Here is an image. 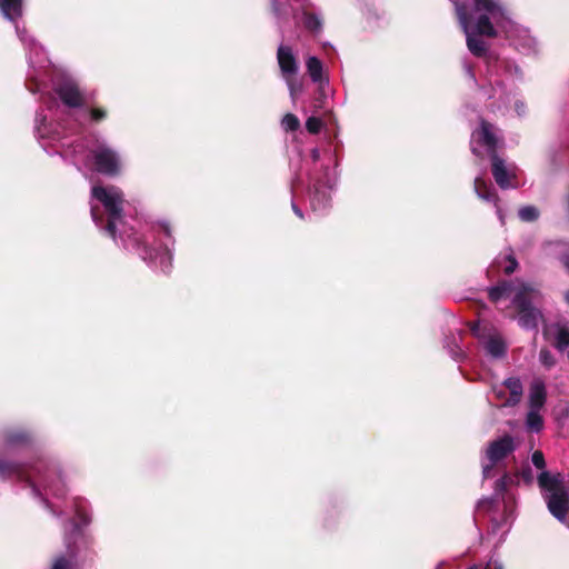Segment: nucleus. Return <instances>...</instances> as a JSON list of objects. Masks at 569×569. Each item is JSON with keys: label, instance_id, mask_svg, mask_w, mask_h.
Listing matches in <instances>:
<instances>
[{"label": "nucleus", "instance_id": "f257e3e1", "mask_svg": "<svg viewBox=\"0 0 569 569\" xmlns=\"http://www.w3.org/2000/svg\"><path fill=\"white\" fill-rule=\"evenodd\" d=\"M53 91L62 106L56 102L54 97H43L46 110L36 116V136L48 153H59L61 157L72 159L76 166L84 167L107 177H117L122 171V159L117 150L106 141L99 139H72L80 123L62 124L57 119L64 113V109H77L84 103L83 92L77 81L70 76L62 74L53 82Z\"/></svg>", "mask_w": 569, "mask_h": 569}, {"label": "nucleus", "instance_id": "f03ea898", "mask_svg": "<svg viewBox=\"0 0 569 569\" xmlns=\"http://www.w3.org/2000/svg\"><path fill=\"white\" fill-rule=\"evenodd\" d=\"M468 1L469 3L457 2L456 14L466 34L469 51L476 57L485 58L490 79L493 74L498 77L500 69H503L508 78H518L519 66L512 60L487 53V44L479 38L480 36L495 37L497 34L496 27L505 31L512 27L506 9L495 0Z\"/></svg>", "mask_w": 569, "mask_h": 569}, {"label": "nucleus", "instance_id": "7ed1b4c3", "mask_svg": "<svg viewBox=\"0 0 569 569\" xmlns=\"http://www.w3.org/2000/svg\"><path fill=\"white\" fill-rule=\"evenodd\" d=\"M91 200V217L98 227L113 240H117L119 236L124 248L137 251L144 261L159 262L162 272L168 273L170 271L172 253L168 244L149 248L133 231V227H128L123 216V192L119 187L93 186Z\"/></svg>", "mask_w": 569, "mask_h": 569}, {"label": "nucleus", "instance_id": "20e7f679", "mask_svg": "<svg viewBox=\"0 0 569 569\" xmlns=\"http://www.w3.org/2000/svg\"><path fill=\"white\" fill-rule=\"evenodd\" d=\"M18 476L26 479L36 496L52 495L61 498L66 493V485L58 466L40 458L31 465L20 467L0 461V476Z\"/></svg>", "mask_w": 569, "mask_h": 569}, {"label": "nucleus", "instance_id": "39448f33", "mask_svg": "<svg viewBox=\"0 0 569 569\" xmlns=\"http://www.w3.org/2000/svg\"><path fill=\"white\" fill-rule=\"evenodd\" d=\"M513 296L512 303L519 313V325L527 330L537 329L542 319L541 311L535 307L540 301L539 289L530 283L516 280L512 282L503 281L489 289V298L498 301L502 297Z\"/></svg>", "mask_w": 569, "mask_h": 569}, {"label": "nucleus", "instance_id": "423d86ee", "mask_svg": "<svg viewBox=\"0 0 569 569\" xmlns=\"http://www.w3.org/2000/svg\"><path fill=\"white\" fill-rule=\"evenodd\" d=\"M498 142L499 138L496 136L495 127L485 120L481 121L479 129L472 131L470 144L473 154L480 156L479 147H483L491 158L492 176L497 184L501 189L515 188L516 184L510 181L515 177L513 169L508 167L496 152Z\"/></svg>", "mask_w": 569, "mask_h": 569}, {"label": "nucleus", "instance_id": "0eeeda50", "mask_svg": "<svg viewBox=\"0 0 569 569\" xmlns=\"http://www.w3.org/2000/svg\"><path fill=\"white\" fill-rule=\"evenodd\" d=\"M538 485L550 513L565 522L569 511V488L565 486V477L559 472L542 471L538 476Z\"/></svg>", "mask_w": 569, "mask_h": 569}, {"label": "nucleus", "instance_id": "6e6552de", "mask_svg": "<svg viewBox=\"0 0 569 569\" xmlns=\"http://www.w3.org/2000/svg\"><path fill=\"white\" fill-rule=\"evenodd\" d=\"M16 32L28 50L29 72H28V89L32 92H41L44 86V78L48 76V68L50 61L43 48L37 43V41L28 36L24 28L16 24Z\"/></svg>", "mask_w": 569, "mask_h": 569}, {"label": "nucleus", "instance_id": "1a4fd4ad", "mask_svg": "<svg viewBox=\"0 0 569 569\" xmlns=\"http://www.w3.org/2000/svg\"><path fill=\"white\" fill-rule=\"evenodd\" d=\"M76 519L70 522V532L66 533V547L67 556H59L54 559L51 569H72L73 559L76 558L77 551L74 548L78 539H84L81 527L87 526L90 522L88 513V503L82 498H74L73 500Z\"/></svg>", "mask_w": 569, "mask_h": 569}, {"label": "nucleus", "instance_id": "9d476101", "mask_svg": "<svg viewBox=\"0 0 569 569\" xmlns=\"http://www.w3.org/2000/svg\"><path fill=\"white\" fill-rule=\"evenodd\" d=\"M516 449L513 438L510 436H503L491 441L482 457V475L483 478L493 477L492 470L503 459H506Z\"/></svg>", "mask_w": 569, "mask_h": 569}, {"label": "nucleus", "instance_id": "9b49d317", "mask_svg": "<svg viewBox=\"0 0 569 569\" xmlns=\"http://www.w3.org/2000/svg\"><path fill=\"white\" fill-rule=\"evenodd\" d=\"M471 331L488 356L495 359L505 357L507 345L497 329L480 323H473Z\"/></svg>", "mask_w": 569, "mask_h": 569}, {"label": "nucleus", "instance_id": "f8f14e48", "mask_svg": "<svg viewBox=\"0 0 569 569\" xmlns=\"http://www.w3.org/2000/svg\"><path fill=\"white\" fill-rule=\"evenodd\" d=\"M511 479L507 473L498 479L496 482L493 497L481 499L477 505V510H491L492 508H498L499 503H502L505 510V521H507L512 516L515 502L513 497L506 492L507 483Z\"/></svg>", "mask_w": 569, "mask_h": 569}, {"label": "nucleus", "instance_id": "ddd939ff", "mask_svg": "<svg viewBox=\"0 0 569 569\" xmlns=\"http://www.w3.org/2000/svg\"><path fill=\"white\" fill-rule=\"evenodd\" d=\"M326 181L320 180L312 181V189L309 191L310 208L313 212L322 213L330 204V194L328 190H331L336 183V178L329 176V168L325 170Z\"/></svg>", "mask_w": 569, "mask_h": 569}, {"label": "nucleus", "instance_id": "4468645a", "mask_svg": "<svg viewBox=\"0 0 569 569\" xmlns=\"http://www.w3.org/2000/svg\"><path fill=\"white\" fill-rule=\"evenodd\" d=\"M278 63L281 70V73L287 82L288 89L290 91V96H293L292 89V77L298 71V63L296 57L290 47L280 46L278 48Z\"/></svg>", "mask_w": 569, "mask_h": 569}, {"label": "nucleus", "instance_id": "2eb2a0df", "mask_svg": "<svg viewBox=\"0 0 569 569\" xmlns=\"http://www.w3.org/2000/svg\"><path fill=\"white\" fill-rule=\"evenodd\" d=\"M475 192L477 196L488 202H492L497 209V216L501 223H503V214L498 206V197L493 191L491 184H488L481 177H476L473 183Z\"/></svg>", "mask_w": 569, "mask_h": 569}, {"label": "nucleus", "instance_id": "dca6fc26", "mask_svg": "<svg viewBox=\"0 0 569 569\" xmlns=\"http://www.w3.org/2000/svg\"><path fill=\"white\" fill-rule=\"evenodd\" d=\"M546 385L541 379H535L529 388V409L541 410L546 403Z\"/></svg>", "mask_w": 569, "mask_h": 569}, {"label": "nucleus", "instance_id": "f3484780", "mask_svg": "<svg viewBox=\"0 0 569 569\" xmlns=\"http://www.w3.org/2000/svg\"><path fill=\"white\" fill-rule=\"evenodd\" d=\"M503 387L508 389L510 396L505 400L501 406H516L522 396V383L519 378L510 377L503 381Z\"/></svg>", "mask_w": 569, "mask_h": 569}, {"label": "nucleus", "instance_id": "a211bd4d", "mask_svg": "<svg viewBox=\"0 0 569 569\" xmlns=\"http://www.w3.org/2000/svg\"><path fill=\"white\" fill-rule=\"evenodd\" d=\"M306 68L315 83H318L319 86L328 83V78L323 77V64L317 57H308L306 60Z\"/></svg>", "mask_w": 569, "mask_h": 569}, {"label": "nucleus", "instance_id": "6ab92c4d", "mask_svg": "<svg viewBox=\"0 0 569 569\" xmlns=\"http://www.w3.org/2000/svg\"><path fill=\"white\" fill-rule=\"evenodd\" d=\"M0 11L6 19L14 22L22 16V0H0Z\"/></svg>", "mask_w": 569, "mask_h": 569}, {"label": "nucleus", "instance_id": "aec40b11", "mask_svg": "<svg viewBox=\"0 0 569 569\" xmlns=\"http://www.w3.org/2000/svg\"><path fill=\"white\" fill-rule=\"evenodd\" d=\"M487 77H488V80L490 82L491 86H496L497 88H495V92H493V97L497 96V91L500 92L499 94V99H502V94L505 92V89L502 87L503 82H515L517 80H520L522 78V72L520 71V74L518 76V78L516 79H510L506 76V73L503 72V69H500L499 71V76L497 77L496 74L492 76L491 80H490V76L489 73L487 72Z\"/></svg>", "mask_w": 569, "mask_h": 569}, {"label": "nucleus", "instance_id": "412c9836", "mask_svg": "<svg viewBox=\"0 0 569 569\" xmlns=\"http://www.w3.org/2000/svg\"><path fill=\"white\" fill-rule=\"evenodd\" d=\"M541 410L529 409L526 417V428L530 432H540L543 428V419L540 415Z\"/></svg>", "mask_w": 569, "mask_h": 569}, {"label": "nucleus", "instance_id": "4be33fe9", "mask_svg": "<svg viewBox=\"0 0 569 569\" xmlns=\"http://www.w3.org/2000/svg\"><path fill=\"white\" fill-rule=\"evenodd\" d=\"M555 347L559 351H565L569 347V328L557 326L555 332Z\"/></svg>", "mask_w": 569, "mask_h": 569}, {"label": "nucleus", "instance_id": "5701e85b", "mask_svg": "<svg viewBox=\"0 0 569 569\" xmlns=\"http://www.w3.org/2000/svg\"><path fill=\"white\" fill-rule=\"evenodd\" d=\"M303 24L312 32H319L322 29V20L316 13L303 12Z\"/></svg>", "mask_w": 569, "mask_h": 569}, {"label": "nucleus", "instance_id": "b1692460", "mask_svg": "<svg viewBox=\"0 0 569 569\" xmlns=\"http://www.w3.org/2000/svg\"><path fill=\"white\" fill-rule=\"evenodd\" d=\"M290 8V0H271L272 12L278 19L287 17Z\"/></svg>", "mask_w": 569, "mask_h": 569}, {"label": "nucleus", "instance_id": "393cba45", "mask_svg": "<svg viewBox=\"0 0 569 569\" xmlns=\"http://www.w3.org/2000/svg\"><path fill=\"white\" fill-rule=\"evenodd\" d=\"M539 217V211L536 207L533 206H526V207H522L520 210H519V218L522 220V221H526V222H531V221H535L537 220Z\"/></svg>", "mask_w": 569, "mask_h": 569}, {"label": "nucleus", "instance_id": "a878e982", "mask_svg": "<svg viewBox=\"0 0 569 569\" xmlns=\"http://www.w3.org/2000/svg\"><path fill=\"white\" fill-rule=\"evenodd\" d=\"M28 440V435L24 431H11L7 435L6 442L8 446H16L24 443Z\"/></svg>", "mask_w": 569, "mask_h": 569}, {"label": "nucleus", "instance_id": "bb28decb", "mask_svg": "<svg viewBox=\"0 0 569 569\" xmlns=\"http://www.w3.org/2000/svg\"><path fill=\"white\" fill-rule=\"evenodd\" d=\"M281 126L286 131H295L299 128L300 122H299V119L295 114L287 113L282 118Z\"/></svg>", "mask_w": 569, "mask_h": 569}, {"label": "nucleus", "instance_id": "cd10ccee", "mask_svg": "<svg viewBox=\"0 0 569 569\" xmlns=\"http://www.w3.org/2000/svg\"><path fill=\"white\" fill-rule=\"evenodd\" d=\"M539 360H540L541 365L547 369H550L556 365L555 356L552 355V352L550 350H548L546 348L540 350Z\"/></svg>", "mask_w": 569, "mask_h": 569}, {"label": "nucleus", "instance_id": "c85d7f7f", "mask_svg": "<svg viewBox=\"0 0 569 569\" xmlns=\"http://www.w3.org/2000/svg\"><path fill=\"white\" fill-rule=\"evenodd\" d=\"M322 120L317 117H309L306 121V128L308 132L316 134L318 133L322 128Z\"/></svg>", "mask_w": 569, "mask_h": 569}, {"label": "nucleus", "instance_id": "c756f323", "mask_svg": "<svg viewBox=\"0 0 569 569\" xmlns=\"http://www.w3.org/2000/svg\"><path fill=\"white\" fill-rule=\"evenodd\" d=\"M531 461H532V465L537 468V469H540L541 472L542 471H546L545 470V467H546V461H545V457H543V453L539 450L535 451L531 456Z\"/></svg>", "mask_w": 569, "mask_h": 569}, {"label": "nucleus", "instance_id": "7c9ffc66", "mask_svg": "<svg viewBox=\"0 0 569 569\" xmlns=\"http://www.w3.org/2000/svg\"><path fill=\"white\" fill-rule=\"evenodd\" d=\"M86 117H90L93 121H100L106 118L107 113L102 109H92L88 113L87 111H81Z\"/></svg>", "mask_w": 569, "mask_h": 569}, {"label": "nucleus", "instance_id": "2f4dec72", "mask_svg": "<svg viewBox=\"0 0 569 569\" xmlns=\"http://www.w3.org/2000/svg\"><path fill=\"white\" fill-rule=\"evenodd\" d=\"M506 259H507V264H506V267H505V272H506L507 274H510V273H512V272L517 269V267H518V262H517V260H516L513 257H511V256L506 257Z\"/></svg>", "mask_w": 569, "mask_h": 569}, {"label": "nucleus", "instance_id": "473e14b6", "mask_svg": "<svg viewBox=\"0 0 569 569\" xmlns=\"http://www.w3.org/2000/svg\"><path fill=\"white\" fill-rule=\"evenodd\" d=\"M153 231L157 232V233H162L163 236H166L167 238H170L171 237V233H170V228L167 223L164 222H161V223H158L156 227H153Z\"/></svg>", "mask_w": 569, "mask_h": 569}, {"label": "nucleus", "instance_id": "72a5a7b5", "mask_svg": "<svg viewBox=\"0 0 569 569\" xmlns=\"http://www.w3.org/2000/svg\"><path fill=\"white\" fill-rule=\"evenodd\" d=\"M505 387L503 385H500V386H495L492 388V396L496 398V399H499V400H502V403L505 402V400L507 399L505 397Z\"/></svg>", "mask_w": 569, "mask_h": 569}, {"label": "nucleus", "instance_id": "f704fd0d", "mask_svg": "<svg viewBox=\"0 0 569 569\" xmlns=\"http://www.w3.org/2000/svg\"><path fill=\"white\" fill-rule=\"evenodd\" d=\"M485 569H503V566L498 559L491 557Z\"/></svg>", "mask_w": 569, "mask_h": 569}, {"label": "nucleus", "instance_id": "c9c22d12", "mask_svg": "<svg viewBox=\"0 0 569 569\" xmlns=\"http://www.w3.org/2000/svg\"><path fill=\"white\" fill-rule=\"evenodd\" d=\"M291 208L297 217H299L300 219L305 218L302 210L296 204L295 201L291 202Z\"/></svg>", "mask_w": 569, "mask_h": 569}, {"label": "nucleus", "instance_id": "e433bc0d", "mask_svg": "<svg viewBox=\"0 0 569 569\" xmlns=\"http://www.w3.org/2000/svg\"><path fill=\"white\" fill-rule=\"evenodd\" d=\"M515 108L518 116H521L525 112V104L521 101H516Z\"/></svg>", "mask_w": 569, "mask_h": 569}, {"label": "nucleus", "instance_id": "4c0bfd02", "mask_svg": "<svg viewBox=\"0 0 569 569\" xmlns=\"http://www.w3.org/2000/svg\"><path fill=\"white\" fill-rule=\"evenodd\" d=\"M292 89H293V96H291V98L295 100L296 99V94L301 89V86L298 84L293 79H292Z\"/></svg>", "mask_w": 569, "mask_h": 569}, {"label": "nucleus", "instance_id": "58836bf2", "mask_svg": "<svg viewBox=\"0 0 569 569\" xmlns=\"http://www.w3.org/2000/svg\"><path fill=\"white\" fill-rule=\"evenodd\" d=\"M522 478L526 480V481H531L532 480V475H531V471L528 469V470H523L522 471Z\"/></svg>", "mask_w": 569, "mask_h": 569}, {"label": "nucleus", "instance_id": "ea45409f", "mask_svg": "<svg viewBox=\"0 0 569 569\" xmlns=\"http://www.w3.org/2000/svg\"><path fill=\"white\" fill-rule=\"evenodd\" d=\"M311 157H312V160H313V161H318V160H319V158H320V152H319V150H318V149H312V150H311Z\"/></svg>", "mask_w": 569, "mask_h": 569}, {"label": "nucleus", "instance_id": "a19ab883", "mask_svg": "<svg viewBox=\"0 0 569 569\" xmlns=\"http://www.w3.org/2000/svg\"><path fill=\"white\" fill-rule=\"evenodd\" d=\"M450 353H451L452 358L456 360H459L462 356L461 351H455L453 349L450 350Z\"/></svg>", "mask_w": 569, "mask_h": 569}, {"label": "nucleus", "instance_id": "79ce46f5", "mask_svg": "<svg viewBox=\"0 0 569 569\" xmlns=\"http://www.w3.org/2000/svg\"><path fill=\"white\" fill-rule=\"evenodd\" d=\"M465 69H466V71H467V73L470 76V78H471L472 80H475V74H473V72H472V68H471V66L466 63V64H465Z\"/></svg>", "mask_w": 569, "mask_h": 569}, {"label": "nucleus", "instance_id": "37998d69", "mask_svg": "<svg viewBox=\"0 0 569 569\" xmlns=\"http://www.w3.org/2000/svg\"><path fill=\"white\" fill-rule=\"evenodd\" d=\"M561 261H562V263L565 264V267L569 270V253L565 254V256L561 258Z\"/></svg>", "mask_w": 569, "mask_h": 569}, {"label": "nucleus", "instance_id": "c03bdc74", "mask_svg": "<svg viewBox=\"0 0 569 569\" xmlns=\"http://www.w3.org/2000/svg\"><path fill=\"white\" fill-rule=\"evenodd\" d=\"M450 1L453 3L455 9H457V2L458 3H469L468 0H450Z\"/></svg>", "mask_w": 569, "mask_h": 569}, {"label": "nucleus", "instance_id": "a18cd8bd", "mask_svg": "<svg viewBox=\"0 0 569 569\" xmlns=\"http://www.w3.org/2000/svg\"><path fill=\"white\" fill-rule=\"evenodd\" d=\"M565 301L569 305V290L565 293Z\"/></svg>", "mask_w": 569, "mask_h": 569}, {"label": "nucleus", "instance_id": "49530a36", "mask_svg": "<svg viewBox=\"0 0 569 569\" xmlns=\"http://www.w3.org/2000/svg\"><path fill=\"white\" fill-rule=\"evenodd\" d=\"M43 502H44V505H46L47 507H49V508H51V509H52V507L49 505V501H48V499H47V498H43Z\"/></svg>", "mask_w": 569, "mask_h": 569}, {"label": "nucleus", "instance_id": "de8ad7c7", "mask_svg": "<svg viewBox=\"0 0 569 569\" xmlns=\"http://www.w3.org/2000/svg\"><path fill=\"white\" fill-rule=\"evenodd\" d=\"M469 569H476V568H475V567H471V568H469Z\"/></svg>", "mask_w": 569, "mask_h": 569}]
</instances>
